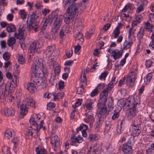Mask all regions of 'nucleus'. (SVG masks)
Wrapping results in <instances>:
<instances>
[{
	"mask_svg": "<svg viewBox=\"0 0 154 154\" xmlns=\"http://www.w3.org/2000/svg\"><path fill=\"white\" fill-rule=\"evenodd\" d=\"M39 69L45 70L43 63L40 62L38 57H35L33 60V63L31 69L32 82L36 85L39 87L40 88H44L46 87L45 82H43L42 79L36 75Z\"/></svg>",
	"mask_w": 154,
	"mask_h": 154,
	"instance_id": "obj_1",
	"label": "nucleus"
},
{
	"mask_svg": "<svg viewBox=\"0 0 154 154\" xmlns=\"http://www.w3.org/2000/svg\"><path fill=\"white\" fill-rule=\"evenodd\" d=\"M79 6L78 4L73 3L68 8L64 15V20L66 24H69L74 21L78 13Z\"/></svg>",
	"mask_w": 154,
	"mask_h": 154,
	"instance_id": "obj_2",
	"label": "nucleus"
},
{
	"mask_svg": "<svg viewBox=\"0 0 154 154\" xmlns=\"http://www.w3.org/2000/svg\"><path fill=\"white\" fill-rule=\"evenodd\" d=\"M138 103V101L137 98L133 96L131 97L130 100L128 99L126 103V105L131 108L128 115L129 119H131L136 115V107Z\"/></svg>",
	"mask_w": 154,
	"mask_h": 154,
	"instance_id": "obj_3",
	"label": "nucleus"
},
{
	"mask_svg": "<svg viewBox=\"0 0 154 154\" xmlns=\"http://www.w3.org/2000/svg\"><path fill=\"white\" fill-rule=\"evenodd\" d=\"M30 107H35V101L31 97H27L20 106L21 115L23 116L25 115L27 113V109Z\"/></svg>",
	"mask_w": 154,
	"mask_h": 154,
	"instance_id": "obj_4",
	"label": "nucleus"
},
{
	"mask_svg": "<svg viewBox=\"0 0 154 154\" xmlns=\"http://www.w3.org/2000/svg\"><path fill=\"white\" fill-rule=\"evenodd\" d=\"M63 20V17L62 15L56 16L54 15L53 21V26L52 29V34H56L57 33L60 28L61 27Z\"/></svg>",
	"mask_w": 154,
	"mask_h": 154,
	"instance_id": "obj_5",
	"label": "nucleus"
},
{
	"mask_svg": "<svg viewBox=\"0 0 154 154\" xmlns=\"http://www.w3.org/2000/svg\"><path fill=\"white\" fill-rule=\"evenodd\" d=\"M39 115L38 114H35L33 116V117L31 118L29 120L30 123L35 127L37 132L39 131L40 129L42 128H43V130L45 129V128L43 127L44 124L43 121L42 120L40 122V124L38 125H37L38 122L40 119V118L39 117Z\"/></svg>",
	"mask_w": 154,
	"mask_h": 154,
	"instance_id": "obj_6",
	"label": "nucleus"
},
{
	"mask_svg": "<svg viewBox=\"0 0 154 154\" xmlns=\"http://www.w3.org/2000/svg\"><path fill=\"white\" fill-rule=\"evenodd\" d=\"M141 129L140 124L132 125L130 128V132L131 135L133 136H138L141 133Z\"/></svg>",
	"mask_w": 154,
	"mask_h": 154,
	"instance_id": "obj_7",
	"label": "nucleus"
},
{
	"mask_svg": "<svg viewBox=\"0 0 154 154\" xmlns=\"http://www.w3.org/2000/svg\"><path fill=\"white\" fill-rule=\"evenodd\" d=\"M145 25V27L146 29L148 31H150L153 33L151 37V41L149 44V46L154 49V25H152L148 22L146 23Z\"/></svg>",
	"mask_w": 154,
	"mask_h": 154,
	"instance_id": "obj_8",
	"label": "nucleus"
},
{
	"mask_svg": "<svg viewBox=\"0 0 154 154\" xmlns=\"http://www.w3.org/2000/svg\"><path fill=\"white\" fill-rule=\"evenodd\" d=\"M136 79L135 73L134 72H131L127 77L126 84L129 87L133 86Z\"/></svg>",
	"mask_w": 154,
	"mask_h": 154,
	"instance_id": "obj_9",
	"label": "nucleus"
},
{
	"mask_svg": "<svg viewBox=\"0 0 154 154\" xmlns=\"http://www.w3.org/2000/svg\"><path fill=\"white\" fill-rule=\"evenodd\" d=\"M51 143L52 147L54 148H55L59 145L60 139L58 136L54 134H52L51 136Z\"/></svg>",
	"mask_w": 154,
	"mask_h": 154,
	"instance_id": "obj_10",
	"label": "nucleus"
},
{
	"mask_svg": "<svg viewBox=\"0 0 154 154\" xmlns=\"http://www.w3.org/2000/svg\"><path fill=\"white\" fill-rule=\"evenodd\" d=\"M54 47L50 46H48L46 48L45 52L47 55H48L49 56L50 55L52 54L53 56L57 57L59 55V51L58 50H55L53 51Z\"/></svg>",
	"mask_w": 154,
	"mask_h": 154,
	"instance_id": "obj_11",
	"label": "nucleus"
},
{
	"mask_svg": "<svg viewBox=\"0 0 154 154\" xmlns=\"http://www.w3.org/2000/svg\"><path fill=\"white\" fill-rule=\"evenodd\" d=\"M121 148L124 154H132L133 152L132 147L127 143L123 144Z\"/></svg>",
	"mask_w": 154,
	"mask_h": 154,
	"instance_id": "obj_12",
	"label": "nucleus"
},
{
	"mask_svg": "<svg viewBox=\"0 0 154 154\" xmlns=\"http://www.w3.org/2000/svg\"><path fill=\"white\" fill-rule=\"evenodd\" d=\"M29 50L30 52L32 53H39L40 51L38 44L35 42H33L30 45Z\"/></svg>",
	"mask_w": 154,
	"mask_h": 154,
	"instance_id": "obj_13",
	"label": "nucleus"
},
{
	"mask_svg": "<svg viewBox=\"0 0 154 154\" xmlns=\"http://www.w3.org/2000/svg\"><path fill=\"white\" fill-rule=\"evenodd\" d=\"M100 108V109L98 115L99 117L98 121L100 122V123H101L103 121V119L102 118V115H104L106 112L107 110L106 105H104V106L101 105V108Z\"/></svg>",
	"mask_w": 154,
	"mask_h": 154,
	"instance_id": "obj_14",
	"label": "nucleus"
},
{
	"mask_svg": "<svg viewBox=\"0 0 154 154\" xmlns=\"http://www.w3.org/2000/svg\"><path fill=\"white\" fill-rule=\"evenodd\" d=\"M54 15H52L51 17H47L44 20V24L42 26V29H45L47 26H49L53 21Z\"/></svg>",
	"mask_w": 154,
	"mask_h": 154,
	"instance_id": "obj_15",
	"label": "nucleus"
},
{
	"mask_svg": "<svg viewBox=\"0 0 154 154\" xmlns=\"http://www.w3.org/2000/svg\"><path fill=\"white\" fill-rule=\"evenodd\" d=\"M123 53V50L119 51L117 49H115L112 51L111 56L113 57L115 60H116L119 59L122 56Z\"/></svg>",
	"mask_w": 154,
	"mask_h": 154,
	"instance_id": "obj_16",
	"label": "nucleus"
},
{
	"mask_svg": "<svg viewBox=\"0 0 154 154\" xmlns=\"http://www.w3.org/2000/svg\"><path fill=\"white\" fill-rule=\"evenodd\" d=\"M15 133L13 129H9L5 130L4 133V136L7 139H10L12 137L15 136Z\"/></svg>",
	"mask_w": 154,
	"mask_h": 154,
	"instance_id": "obj_17",
	"label": "nucleus"
},
{
	"mask_svg": "<svg viewBox=\"0 0 154 154\" xmlns=\"http://www.w3.org/2000/svg\"><path fill=\"white\" fill-rule=\"evenodd\" d=\"M93 114L91 113L87 112L86 113V118L84 121L87 123L91 124L94 121V119L93 116Z\"/></svg>",
	"mask_w": 154,
	"mask_h": 154,
	"instance_id": "obj_18",
	"label": "nucleus"
},
{
	"mask_svg": "<svg viewBox=\"0 0 154 154\" xmlns=\"http://www.w3.org/2000/svg\"><path fill=\"white\" fill-rule=\"evenodd\" d=\"M28 27L29 29L33 30L35 32H36L38 31V29L39 28V26L37 23H34L33 21H31V20H29Z\"/></svg>",
	"mask_w": 154,
	"mask_h": 154,
	"instance_id": "obj_19",
	"label": "nucleus"
},
{
	"mask_svg": "<svg viewBox=\"0 0 154 154\" xmlns=\"http://www.w3.org/2000/svg\"><path fill=\"white\" fill-rule=\"evenodd\" d=\"M3 114L6 116H13L15 114V111L12 108H5L3 111Z\"/></svg>",
	"mask_w": 154,
	"mask_h": 154,
	"instance_id": "obj_20",
	"label": "nucleus"
},
{
	"mask_svg": "<svg viewBox=\"0 0 154 154\" xmlns=\"http://www.w3.org/2000/svg\"><path fill=\"white\" fill-rule=\"evenodd\" d=\"M6 84L2 82L0 85V99H3L4 97V93L6 91Z\"/></svg>",
	"mask_w": 154,
	"mask_h": 154,
	"instance_id": "obj_21",
	"label": "nucleus"
},
{
	"mask_svg": "<svg viewBox=\"0 0 154 154\" xmlns=\"http://www.w3.org/2000/svg\"><path fill=\"white\" fill-rule=\"evenodd\" d=\"M36 86L32 82L27 84V89L31 93H34L36 90Z\"/></svg>",
	"mask_w": 154,
	"mask_h": 154,
	"instance_id": "obj_22",
	"label": "nucleus"
},
{
	"mask_svg": "<svg viewBox=\"0 0 154 154\" xmlns=\"http://www.w3.org/2000/svg\"><path fill=\"white\" fill-rule=\"evenodd\" d=\"M107 97L101 96L100 95V99L99 100V102L98 103V108H101V105L104 106L105 105V103L107 101Z\"/></svg>",
	"mask_w": 154,
	"mask_h": 154,
	"instance_id": "obj_23",
	"label": "nucleus"
},
{
	"mask_svg": "<svg viewBox=\"0 0 154 154\" xmlns=\"http://www.w3.org/2000/svg\"><path fill=\"white\" fill-rule=\"evenodd\" d=\"M83 27L82 22L81 21H76L74 24V29L78 31L81 29Z\"/></svg>",
	"mask_w": 154,
	"mask_h": 154,
	"instance_id": "obj_24",
	"label": "nucleus"
},
{
	"mask_svg": "<svg viewBox=\"0 0 154 154\" xmlns=\"http://www.w3.org/2000/svg\"><path fill=\"white\" fill-rule=\"evenodd\" d=\"M93 102H90L85 103L84 106L86 108V110L87 113L88 112L90 113L91 111L93 110Z\"/></svg>",
	"mask_w": 154,
	"mask_h": 154,
	"instance_id": "obj_25",
	"label": "nucleus"
},
{
	"mask_svg": "<svg viewBox=\"0 0 154 154\" xmlns=\"http://www.w3.org/2000/svg\"><path fill=\"white\" fill-rule=\"evenodd\" d=\"M14 35L16 38L21 39L23 38L24 35V32L22 29L20 28L18 29V33H15Z\"/></svg>",
	"mask_w": 154,
	"mask_h": 154,
	"instance_id": "obj_26",
	"label": "nucleus"
},
{
	"mask_svg": "<svg viewBox=\"0 0 154 154\" xmlns=\"http://www.w3.org/2000/svg\"><path fill=\"white\" fill-rule=\"evenodd\" d=\"M112 90L111 88L107 86L104 88L101 93L100 95L101 96H103L107 97L108 96V92Z\"/></svg>",
	"mask_w": 154,
	"mask_h": 154,
	"instance_id": "obj_27",
	"label": "nucleus"
},
{
	"mask_svg": "<svg viewBox=\"0 0 154 154\" xmlns=\"http://www.w3.org/2000/svg\"><path fill=\"white\" fill-rule=\"evenodd\" d=\"M132 44V42H129L125 40L123 44V49L127 50L129 48L131 47Z\"/></svg>",
	"mask_w": 154,
	"mask_h": 154,
	"instance_id": "obj_28",
	"label": "nucleus"
},
{
	"mask_svg": "<svg viewBox=\"0 0 154 154\" xmlns=\"http://www.w3.org/2000/svg\"><path fill=\"white\" fill-rule=\"evenodd\" d=\"M16 29L15 26L11 24L8 25L6 28L7 31L9 32H15Z\"/></svg>",
	"mask_w": 154,
	"mask_h": 154,
	"instance_id": "obj_29",
	"label": "nucleus"
},
{
	"mask_svg": "<svg viewBox=\"0 0 154 154\" xmlns=\"http://www.w3.org/2000/svg\"><path fill=\"white\" fill-rule=\"evenodd\" d=\"M75 37L76 40H79L81 42H83L84 41L82 34L80 32H77L75 35Z\"/></svg>",
	"mask_w": 154,
	"mask_h": 154,
	"instance_id": "obj_30",
	"label": "nucleus"
},
{
	"mask_svg": "<svg viewBox=\"0 0 154 154\" xmlns=\"http://www.w3.org/2000/svg\"><path fill=\"white\" fill-rule=\"evenodd\" d=\"M35 151L37 154H47V151L44 149L37 147L35 148Z\"/></svg>",
	"mask_w": 154,
	"mask_h": 154,
	"instance_id": "obj_31",
	"label": "nucleus"
},
{
	"mask_svg": "<svg viewBox=\"0 0 154 154\" xmlns=\"http://www.w3.org/2000/svg\"><path fill=\"white\" fill-rule=\"evenodd\" d=\"M144 29L143 28H140L139 31L138 32L137 35V37L138 39H141L143 38L144 35Z\"/></svg>",
	"mask_w": 154,
	"mask_h": 154,
	"instance_id": "obj_32",
	"label": "nucleus"
},
{
	"mask_svg": "<svg viewBox=\"0 0 154 154\" xmlns=\"http://www.w3.org/2000/svg\"><path fill=\"white\" fill-rule=\"evenodd\" d=\"M112 124L110 122H106V125L104 131L105 134L109 132L112 127Z\"/></svg>",
	"mask_w": 154,
	"mask_h": 154,
	"instance_id": "obj_33",
	"label": "nucleus"
},
{
	"mask_svg": "<svg viewBox=\"0 0 154 154\" xmlns=\"http://www.w3.org/2000/svg\"><path fill=\"white\" fill-rule=\"evenodd\" d=\"M20 18L23 20L26 19L27 16V14L24 10H20L19 12Z\"/></svg>",
	"mask_w": 154,
	"mask_h": 154,
	"instance_id": "obj_34",
	"label": "nucleus"
},
{
	"mask_svg": "<svg viewBox=\"0 0 154 154\" xmlns=\"http://www.w3.org/2000/svg\"><path fill=\"white\" fill-rule=\"evenodd\" d=\"M100 136L98 134H90L89 138L91 141H94L99 139Z\"/></svg>",
	"mask_w": 154,
	"mask_h": 154,
	"instance_id": "obj_35",
	"label": "nucleus"
},
{
	"mask_svg": "<svg viewBox=\"0 0 154 154\" xmlns=\"http://www.w3.org/2000/svg\"><path fill=\"white\" fill-rule=\"evenodd\" d=\"M118 82V80H116V78L114 77L112 81L108 84V87L111 88V89L113 87V86L116 85Z\"/></svg>",
	"mask_w": 154,
	"mask_h": 154,
	"instance_id": "obj_36",
	"label": "nucleus"
},
{
	"mask_svg": "<svg viewBox=\"0 0 154 154\" xmlns=\"http://www.w3.org/2000/svg\"><path fill=\"white\" fill-rule=\"evenodd\" d=\"M11 53L8 52H5L3 54V58L4 60L8 61L9 60L10 58Z\"/></svg>",
	"mask_w": 154,
	"mask_h": 154,
	"instance_id": "obj_37",
	"label": "nucleus"
},
{
	"mask_svg": "<svg viewBox=\"0 0 154 154\" xmlns=\"http://www.w3.org/2000/svg\"><path fill=\"white\" fill-rule=\"evenodd\" d=\"M16 40L14 37L10 38L8 40L7 44L9 46H11L15 44Z\"/></svg>",
	"mask_w": 154,
	"mask_h": 154,
	"instance_id": "obj_38",
	"label": "nucleus"
},
{
	"mask_svg": "<svg viewBox=\"0 0 154 154\" xmlns=\"http://www.w3.org/2000/svg\"><path fill=\"white\" fill-rule=\"evenodd\" d=\"M120 29L118 26H117L113 32V34L114 35V38H117L120 34Z\"/></svg>",
	"mask_w": 154,
	"mask_h": 154,
	"instance_id": "obj_39",
	"label": "nucleus"
},
{
	"mask_svg": "<svg viewBox=\"0 0 154 154\" xmlns=\"http://www.w3.org/2000/svg\"><path fill=\"white\" fill-rule=\"evenodd\" d=\"M18 62L21 64H23L25 62V58L23 55H18Z\"/></svg>",
	"mask_w": 154,
	"mask_h": 154,
	"instance_id": "obj_40",
	"label": "nucleus"
},
{
	"mask_svg": "<svg viewBox=\"0 0 154 154\" xmlns=\"http://www.w3.org/2000/svg\"><path fill=\"white\" fill-rule=\"evenodd\" d=\"M97 150L94 147L90 146L88 150V154H96Z\"/></svg>",
	"mask_w": 154,
	"mask_h": 154,
	"instance_id": "obj_41",
	"label": "nucleus"
},
{
	"mask_svg": "<svg viewBox=\"0 0 154 154\" xmlns=\"http://www.w3.org/2000/svg\"><path fill=\"white\" fill-rule=\"evenodd\" d=\"M152 76V73H150L148 74L146 78L144 79V81L147 83H149L150 82V79Z\"/></svg>",
	"mask_w": 154,
	"mask_h": 154,
	"instance_id": "obj_42",
	"label": "nucleus"
},
{
	"mask_svg": "<svg viewBox=\"0 0 154 154\" xmlns=\"http://www.w3.org/2000/svg\"><path fill=\"white\" fill-rule=\"evenodd\" d=\"M2 152L5 154H10L9 148L7 146H4L2 148Z\"/></svg>",
	"mask_w": 154,
	"mask_h": 154,
	"instance_id": "obj_43",
	"label": "nucleus"
},
{
	"mask_svg": "<svg viewBox=\"0 0 154 154\" xmlns=\"http://www.w3.org/2000/svg\"><path fill=\"white\" fill-rule=\"evenodd\" d=\"M88 128V126L86 125L82 124L80 125L79 130L82 131H85L87 130Z\"/></svg>",
	"mask_w": 154,
	"mask_h": 154,
	"instance_id": "obj_44",
	"label": "nucleus"
},
{
	"mask_svg": "<svg viewBox=\"0 0 154 154\" xmlns=\"http://www.w3.org/2000/svg\"><path fill=\"white\" fill-rule=\"evenodd\" d=\"M131 5L130 3L127 4L122 10V12H125L128 9H131Z\"/></svg>",
	"mask_w": 154,
	"mask_h": 154,
	"instance_id": "obj_45",
	"label": "nucleus"
},
{
	"mask_svg": "<svg viewBox=\"0 0 154 154\" xmlns=\"http://www.w3.org/2000/svg\"><path fill=\"white\" fill-rule=\"evenodd\" d=\"M69 27L68 26L64 25L62 27L61 29L65 32V33H67L69 31Z\"/></svg>",
	"mask_w": 154,
	"mask_h": 154,
	"instance_id": "obj_46",
	"label": "nucleus"
},
{
	"mask_svg": "<svg viewBox=\"0 0 154 154\" xmlns=\"http://www.w3.org/2000/svg\"><path fill=\"white\" fill-rule=\"evenodd\" d=\"M81 86L80 87L78 88L77 90V93L79 94H82L84 92V87Z\"/></svg>",
	"mask_w": 154,
	"mask_h": 154,
	"instance_id": "obj_47",
	"label": "nucleus"
},
{
	"mask_svg": "<svg viewBox=\"0 0 154 154\" xmlns=\"http://www.w3.org/2000/svg\"><path fill=\"white\" fill-rule=\"evenodd\" d=\"M57 79L55 77L53 76L51 77L49 80V82L51 84L53 85L55 84H57Z\"/></svg>",
	"mask_w": 154,
	"mask_h": 154,
	"instance_id": "obj_48",
	"label": "nucleus"
},
{
	"mask_svg": "<svg viewBox=\"0 0 154 154\" xmlns=\"http://www.w3.org/2000/svg\"><path fill=\"white\" fill-rule=\"evenodd\" d=\"M55 104L53 103H50L47 105V109L49 110H53L55 107Z\"/></svg>",
	"mask_w": 154,
	"mask_h": 154,
	"instance_id": "obj_49",
	"label": "nucleus"
},
{
	"mask_svg": "<svg viewBox=\"0 0 154 154\" xmlns=\"http://www.w3.org/2000/svg\"><path fill=\"white\" fill-rule=\"evenodd\" d=\"M126 59L125 58H123L122 59L120 62V64H117V65L115 64V66L116 67H119V66H122L125 64L126 62Z\"/></svg>",
	"mask_w": 154,
	"mask_h": 154,
	"instance_id": "obj_50",
	"label": "nucleus"
},
{
	"mask_svg": "<svg viewBox=\"0 0 154 154\" xmlns=\"http://www.w3.org/2000/svg\"><path fill=\"white\" fill-rule=\"evenodd\" d=\"M107 75V73L106 72H104L102 73L99 77V78L100 80H105Z\"/></svg>",
	"mask_w": 154,
	"mask_h": 154,
	"instance_id": "obj_51",
	"label": "nucleus"
},
{
	"mask_svg": "<svg viewBox=\"0 0 154 154\" xmlns=\"http://www.w3.org/2000/svg\"><path fill=\"white\" fill-rule=\"evenodd\" d=\"M99 91L97 89L94 90L91 93L90 96L91 97H94L97 95Z\"/></svg>",
	"mask_w": 154,
	"mask_h": 154,
	"instance_id": "obj_52",
	"label": "nucleus"
},
{
	"mask_svg": "<svg viewBox=\"0 0 154 154\" xmlns=\"http://www.w3.org/2000/svg\"><path fill=\"white\" fill-rule=\"evenodd\" d=\"M143 5H140L137 8L136 12L139 13L143 10Z\"/></svg>",
	"mask_w": 154,
	"mask_h": 154,
	"instance_id": "obj_53",
	"label": "nucleus"
},
{
	"mask_svg": "<svg viewBox=\"0 0 154 154\" xmlns=\"http://www.w3.org/2000/svg\"><path fill=\"white\" fill-rule=\"evenodd\" d=\"M51 34L49 32H46L44 33V36L47 39L50 40L52 38Z\"/></svg>",
	"mask_w": 154,
	"mask_h": 154,
	"instance_id": "obj_54",
	"label": "nucleus"
},
{
	"mask_svg": "<svg viewBox=\"0 0 154 154\" xmlns=\"http://www.w3.org/2000/svg\"><path fill=\"white\" fill-rule=\"evenodd\" d=\"M119 116V113L118 112L114 111V113L112 116V119L115 120Z\"/></svg>",
	"mask_w": 154,
	"mask_h": 154,
	"instance_id": "obj_55",
	"label": "nucleus"
},
{
	"mask_svg": "<svg viewBox=\"0 0 154 154\" xmlns=\"http://www.w3.org/2000/svg\"><path fill=\"white\" fill-rule=\"evenodd\" d=\"M14 18V15L11 14H8L7 16V19L10 21H12L13 20Z\"/></svg>",
	"mask_w": 154,
	"mask_h": 154,
	"instance_id": "obj_56",
	"label": "nucleus"
},
{
	"mask_svg": "<svg viewBox=\"0 0 154 154\" xmlns=\"http://www.w3.org/2000/svg\"><path fill=\"white\" fill-rule=\"evenodd\" d=\"M73 109H72V112L71 113L70 118L72 119H73L75 118V112L76 111V109L74 106H73Z\"/></svg>",
	"mask_w": 154,
	"mask_h": 154,
	"instance_id": "obj_57",
	"label": "nucleus"
},
{
	"mask_svg": "<svg viewBox=\"0 0 154 154\" xmlns=\"http://www.w3.org/2000/svg\"><path fill=\"white\" fill-rule=\"evenodd\" d=\"M81 85L82 87H85L87 85V79H83L81 81Z\"/></svg>",
	"mask_w": 154,
	"mask_h": 154,
	"instance_id": "obj_58",
	"label": "nucleus"
},
{
	"mask_svg": "<svg viewBox=\"0 0 154 154\" xmlns=\"http://www.w3.org/2000/svg\"><path fill=\"white\" fill-rule=\"evenodd\" d=\"M95 26H93L87 32L91 35H92L94 33L95 31Z\"/></svg>",
	"mask_w": 154,
	"mask_h": 154,
	"instance_id": "obj_59",
	"label": "nucleus"
},
{
	"mask_svg": "<svg viewBox=\"0 0 154 154\" xmlns=\"http://www.w3.org/2000/svg\"><path fill=\"white\" fill-rule=\"evenodd\" d=\"M81 46L78 45L77 46H74V48L75 49L74 52L75 53H77L81 48Z\"/></svg>",
	"mask_w": 154,
	"mask_h": 154,
	"instance_id": "obj_60",
	"label": "nucleus"
},
{
	"mask_svg": "<svg viewBox=\"0 0 154 154\" xmlns=\"http://www.w3.org/2000/svg\"><path fill=\"white\" fill-rule=\"evenodd\" d=\"M125 77H123V78L120 80L119 82V85L120 86H122L125 84Z\"/></svg>",
	"mask_w": 154,
	"mask_h": 154,
	"instance_id": "obj_61",
	"label": "nucleus"
},
{
	"mask_svg": "<svg viewBox=\"0 0 154 154\" xmlns=\"http://www.w3.org/2000/svg\"><path fill=\"white\" fill-rule=\"evenodd\" d=\"M18 82V79L17 77L16 76H15L14 78L12 80V82L15 85L17 86V85Z\"/></svg>",
	"mask_w": 154,
	"mask_h": 154,
	"instance_id": "obj_62",
	"label": "nucleus"
},
{
	"mask_svg": "<svg viewBox=\"0 0 154 154\" xmlns=\"http://www.w3.org/2000/svg\"><path fill=\"white\" fill-rule=\"evenodd\" d=\"M58 86L60 89H63L64 86V82L62 81H60L59 82Z\"/></svg>",
	"mask_w": 154,
	"mask_h": 154,
	"instance_id": "obj_63",
	"label": "nucleus"
},
{
	"mask_svg": "<svg viewBox=\"0 0 154 154\" xmlns=\"http://www.w3.org/2000/svg\"><path fill=\"white\" fill-rule=\"evenodd\" d=\"M152 62L150 60H147L146 61L145 65L148 67H150L152 65Z\"/></svg>",
	"mask_w": 154,
	"mask_h": 154,
	"instance_id": "obj_64",
	"label": "nucleus"
}]
</instances>
